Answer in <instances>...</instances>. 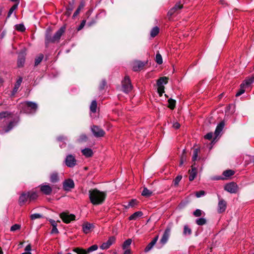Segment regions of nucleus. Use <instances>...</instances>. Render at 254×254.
I'll return each mask as SVG.
<instances>
[{
    "label": "nucleus",
    "instance_id": "nucleus-1",
    "mask_svg": "<svg viewBox=\"0 0 254 254\" xmlns=\"http://www.w3.org/2000/svg\"><path fill=\"white\" fill-rule=\"evenodd\" d=\"M106 194L98 190L91 189L89 190V197L90 202L94 205L102 204L105 200Z\"/></svg>",
    "mask_w": 254,
    "mask_h": 254
},
{
    "label": "nucleus",
    "instance_id": "nucleus-2",
    "mask_svg": "<svg viewBox=\"0 0 254 254\" xmlns=\"http://www.w3.org/2000/svg\"><path fill=\"white\" fill-rule=\"evenodd\" d=\"M21 112L26 114H33L36 113L38 108V105L35 102L31 101H25L21 103L18 106Z\"/></svg>",
    "mask_w": 254,
    "mask_h": 254
},
{
    "label": "nucleus",
    "instance_id": "nucleus-3",
    "mask_svg": "<svg viewBox=\"0 0 254 254\" xmlns=\"http://www.w3.org/2000/svg\"><path fill=\"white\" fill-rule=\"evenodd\" d=\"M64 31L65 28L62 27L56 32L53 36H52L49 33H47L45 38L46 44L59 42Z\"/></svg>",
    "mask_w": 254,
    "mask_h": 254
},
{
    "label": "nucleus",
    "instance_id": "nucleus-4",
    "mask_svg": "<svg viewBox=\"0 0 254 254\" xmlns=\"http://www.w3.org/2000/svg\"><path fill=\"white\" fill-rule=\"evenodd\" d=\"M60 218L65 223H69L71 221L75 219V216L74 214H70L68 212H63L60 215Z\"/></svg>",
    "mask_w": 254,
    "mask_h": 254
},
{
    "label": "nucleus",
    "instance_id": "nucleus-5",
    "mask_svg": "<svg viewBox=\"0 0 254 254\" xmlns=\"http://www.w3.org/2000/svg\"><path fill=\"white\" fill-rule=\"evenodd\" d=\"M64 163L68 167L73 168L76 165V160L74 156L68 154L65 158Z\"/></svg>",
    "mask_w": 254,
    "mask_h": 254
},
{
    "label": "nucleus",
    "instance_id": "nucleus-6",
    "mask_svg": "<svg viewBox=\"0 0 254 254\" xmlns=\"http://www.w3.org/2000/svg\"><path fill=\"white\" fill-rule=\"evenodd\" d=\"M91 130L93 135L96 137H100L104 136L105 132L101 127L97 126H93L91 127Z\"/></svg>",
    "mask_w": 254,
    "mask_h": 254
},
{
    "label": "nucleus",
    "instance_id": "nucleus-7",
    "mask_svg": "<svg viewBox=\"0 0 254 254\" xmlns=\"http://www.w3.org/2000/svg\"><path fill=\"white\" fill-rule=\"evenodd\" d=\"M74 183L71 179L65 180L63 183V189L66 191H70L74 188Z\"/></svg>",
    "mask_w": 254,
    "mask_h": 254
},
{
    "label": "nucleus",
    "instance_id": "nucleus-8",
    "mask_svg": "<svg viewBox=\"0 0 254 254\" xmlns=\"http://www.w3.org/2000/svg\"><path fill=\"white\" fill-rule=\"evenodd\" d=\"M145 63L139 61H135L131 63L132 69L134 71H138L143 69Z\"/></svg>",
    "mask_w": 254,
    "mask_h": 254
},
{
    "label": "nucleus",
    "instance_id": "nucleus-9",
    "mask_svg": "<svg viewBox=\"0 0 254 254\" xmlns=\"http://www.w3.org/2000/svg\"><path fill=\"white\" fill-rule=\"evenodd\" d=\"M225 190L231 193H236L238 190L237 184L234 182L227 184L225 186Z\"/></svg>",
    "mask_w": 254,
    "mask_h": 254
},
{
    "label": "nucleus",
    "instance_id": "nucleus-10",
    "mask_svg": "<svg viewBox=\"0 0 254 254\" xmlns=\"http://www.w3.org/2000/svg\"><path fill=\"white\" fill-rule=\"evenodd\" d=\"M26 53L22 51L19 53L17 59V66L19 67H22L25 63Z\"/></svg>",
    "mask_w": 254,
    "mask_h": 254
},
{
    "label": "nucleus",
    "instance_id": "nucleus-11",
    "mask_svg": "<svg viewBox=\"0 0 254 254\" xmlns=\"http://www.w3.org/2000/svg\"><path fill=\"white\" fill-rule=\"evenodd\" d=\"M171 228L168 227L165 230L163 235L160 240V243L163 245H165L168 241L170 235Z\"/></svg>",
    "mask_w": 254,
    "mask_h": 254
},
{
    "label": "nucleus",
    "instance_id": "nucleus-12",
    "mask_svg": "<svg viewBox=\"0 0 254 254\" xmlns=\"http://www.w3.org/2000/svg\"><path fill=\"white\" fill-rule=\"evenodd\" d=\"M41 191L46 195H50L52 191V189L50 185L43 184L39 186Z\"/></svg>",
    "mask_w": 254,
    "mask_h": 254
},
{
    "label": "nucleus",
    "instance_id": "nucleus-13",
    "mask_svg": "<svg viewBox=\"0 0 254 254\" xmlns=\"http://www.w3.org/2000/svg\"><path fill=\"white\" fill-rule=\"evenodd\" d=\"M115 239L114 237H110L109 240L105 243H103L100 246V248L102 250H106L108 249L115 242Z\"/></svg>",
    "mask_w": 254,
    "mask_h": 254
},
{
    "label": "nucleus",
    "instance_id": "nucleus-14",
    "mask_svg": "<svg viewBox=\"0 0 254 254\" xmlns=\"http://www.w3.org/2000/svg\"><path fill=\"white\" fill-rule=\"evenodd\" d=\"M93 228V224L87 222H84L82 225V230L85 234L89 233Z\"/></svg>",
    "mask_w": 254,
    "mask_h": 254
},
{
    "label": "nucleus",
    "instance_id": "nucleus-15",
    "mask_svg": "<svg viewBox=\"0 0 254 254\" xmlns=\"http://www.w3.org/2000/svg\"><path fill=\"white\" fill-rule=\"evenodd\" d=\"M29 199L27 192L22 193L19 196L18 203L20 206L23 205Z\"/></svg>",
    "mask_w": 254,
    "mask_h": 254
},
{
    "label": "nucleus",
    "instance_id": "nucleus-16",
    "mask_svg": "<svg viewBox=\"0 0 254 254\" xmlns=\"http://www.w3.org/2000/svg\"><path fill=\"white\" fill-rule=\"evenodd\" d=\"M226 208V202L223 199H220L218 202V211L219 213L223 212Z\"/></svg>",
    "mask_w": 254,
    "mask_h": 254
},
{
    "label": "nucleus",
    "instance_id": "nucleus-17",
    "mask_svg": "<svg viewBox=\"0 0 254 254\" xmlns=\"http://www.w3.org/2000/svg\"><path fill=\"white\" fill-rule=\"evenodd\" d=\"M183 8V5L180 3H177L168 12V15L172 16L173 14L175 13L177 10L181 9Z\"/></svg>",
    "mask_w": 254,
    "mask_h": 254
},
{
    "label": "nucleus",
    "instance_id": "nucleus-18",
    "mask_svg": "<svg viewBox=\"0 0 254 254\" xmlns=\"http://www.w3.org/2000/svg\"><path fill=\"white\" fill-rule=\"evenodd\" d=\"M158 236H156L145 248L144 252H149L154 246L158 240Z\"/></svg>",
    "mask_w": 254,
    "mask_h": 254
},
{
    "label": "nucleus",
    "instance_id": "nucleus-19",
    "mask_svg": "<svg viewBox=\"0 0 254 254\" xmlns=\"http://www.w3.org/2000/svg\"><path fill=\"white\" fill-rule=\"evenodd\" d=\"M143 215V213L141 211H137L130 215L128 219L129 220H136L138 219L139 218L141 217Z\"/></svg>",
    "mask_w": 254,
    "mask_h": 254
},
{
    "label": "nucleus",
    "instance_id": "nucleus-20",
    "mask_svg": "<svg viewBox=\"0 0 254 254\" xmlns=\"http://www.w3.org/2000/svg\"><path fill=\"white\" fill-rule=\"evenodd\" d=\"M189 180L192 181L195 178L196 175V169L193 167V165L191 166V170L189 171Z\"/></svg>",
    "mask_w": 254,
    "mask_h": 254
},
{
    "label": "nucleus",
    "instance_id": "nucleus-21",
    "mask_svg": "<svg viewBox=\"0 0 254 254\" xmlns=\"http://www.w3.org/2000/svg\"><path fill=\"white\" fill-rule=\"evenodd\" d=\"M83 155L86 157H91L93 155V151L91 149L89 148H86L82 150L81 151Z\"/></svg>",
    "mask_w": 254,
    "mask_h": 254
},
{
    "label": "nucleus",
    "instance_id": "nucleus-22",
    "mask_svg": "<svg viewBox=\"0 0 254 254\" xmlns=\"http://www.w3.org/2000/svg\"><path fill=\"white\" fill-rule=\"evenodd\" d=\"M224 126V123L223 122H221L216 127V128L215 131V135L216 137L218 136L221 131L222 130Z\"/></svg>",
    "mask_w": 254,
    "mask_h": 254
},
{
    "label": "nucleus",
    "instance_id": "nucleus-23",
    "mask_svg": "<svg viewBox=\"0 0 254 254\" xmlns=\"http://www.w3.org/2000/svg\"><path fill=\"white\" fill-rule=\"evenodd\" d=\"M59 142H62L63 143L62 144H60V146L61 148L64 147L65 146L66 143L65 141H67V138L66 136L63 135H60L57 138Z\"/></svg>",
    "mask_w": 254,
    "mask_h": 254
},
{
    "label": "nucleus",
    "instance_id": "nucleus-24",
    "mask_svg": "<svg viewBox=\"0 0 254 254\" xmlns=\"http://www.w3.org/2000/svg\"><path fill=\"white\" fill-rule=\"evenodd\" d=\"M22 81V78L19 77V79L17 80L16 84H15L14 87L13 88V91H12V94L14 95L18 90V88H19L21 83Z\"/></svg>",
    "mask_w": 254,
    "mask_h": 254
},
{
    "label": "nucleus",
    "instance_id": "nucleus-25",
    "mask_svg": "<svg viewBox=\"0 0 254 254\" xmlns=\"http://www.w3.org/2000/svg\"><path fill=\"white\" fill-rule=\"evenodd\" d=\"M59 180L58 174L57 173H53L50 176V181L52 183H55Z\"/></svg>",
    "mask_w": 254,
    "mask_h": 254
},
{
    "label": "nucleus",
    "instance_id": "nucleus-26",
    "mask_svg": "<svg viewBox=\"0 0 254 254\" xmlns=\"http://www.w3.org/2000/svg\"><path fill=\"white\" fill-rule=\"evenodd\" d=\"M27 194H28V197L30 200H35L38 197V194L35 191L27 192Z\"/></svg>",
    "mask_w": 254,
    "mask_h": 254
},
{
    "label": "nucleus",
    "instance_id": "nucleus-27",
    "mask_svg": "<svg viewBox=\"0 0 254 254\" xmlns=\"http://www.w3.org/2000/svg\"><path fill=\"white\" fill-rule=\"evenodd\" d=\"M168 78L166 77H162L159 78L157 82V85H163V84H166L168 82Z\"/></svg>",
    "mask_w": 254,
    "mask_h": 254
},
{
    "label": "nucleus",
    "instance_id": "nucleus-28",
    "mask_svg": "<svg viewBox=\"0 0 254 254\" xmlns=\"http://www.w3.org/2000/svg\"><path fill=\"white\" fill-rule=\"evenodd\" d=\"M97 109V102L96 100L92 101L91 104L90 106V110L91 112L95 113Z\"/></svg>",
    "mask_w": 254,
    "mask_h": 254
},
{
    "label": "nucleus",
    "instance_id": "nucleus-29",
    "mask_svg": "<svg viewBox=\"0 0 254 254\" xmlns=\"http://www.w3.org/2000/svg\"><path fill=\"white\" fill-rule=\"evenodd\" d=\"M245 83H242L240 85V89L239 91L236 93V96H239L243 94L245 91Z\"/></svg>",
    "mask_w": 254,
    "mask_h": 254
},
{
    "label": "nucleus",
    "instance_id": "nucleus-30",
    "mask_svg": "<svg viewBox=\"0 0 254 254\" xmlns=\"http://www.w3.org/2000/svg\"><path fill=\"white\" fill-rule=\"evenodd\" d=\"M18 3H15V4H14L10 8V9L9 10V11L8 12V14H7V17H6V19L10 17V16H11V15L12 14V13H13V11L15 10L18 7Z\"/></svg>",
    "mask_w": 254,
    "mask_h": 254
},
{
    "label": "nucleus",
    "instance_id": "nucleus-31",
    "mask_svg": "<svg viewBox=\"0 0 254 254\" xmlns=\"http://www.w3.org/2000/svg\"><path fill=\"white\" fill-rule=\"evenodd\" d=\"M159 29L158 27L156 26L152 28L150 32V35L152 37H154L159 33Z\"/></svg>",
    "mask_w": 254,
    "mask_h": 254
},
{
    "label": "nucleus",
    "instance_id": "nucleus-32",
    "mask_svg": "<svg viewBox=\"0 0 254 254\" xmlns=\"http://www.w3.org/2000/svg\"><path fill=\"white\" fill-rule=\"evenodd\" d=\"M10 116V114L7 111L0 113V120H2L4 118L9 119Z\"/></svg>",
    "mask_w": 254,
    "mask_h": 254
},
{
    "label": "nucleus",
    "instance_id": "nucleus-33",
    "mask_svg": "<svg viewBox=\"0 0 254 254\" xmlns=\"http://www.w3.org/2000/svg\"><path fill=\"white\" fill-rule=\"evenodd\" d=\"M73 251L77 254H87L88 253L87 250L79 248H75Z\"/></svg>",
    "mask_w": 254,
    "mask_h": 254
},
{
    "label": "nucleus",
    "instance_id": "nucleus-34",
    "mask_svg": "<svg viewBox=\"0 0 254 254\" xmlns=\"http://www.w3.org/2000/svg\"><path fill=\"white\" fill-rule=\"evenodd\" d=\"M152 192L151 190H148L146 188H144V189L142 192V195L144 196H146V197L150 196V195H152Z\"/></svg>",
    "mask_w": 254,
    "mask_h": 254
},
{
    "label": "nucleus",
    "instance_id": "nucleus-35",
    "mask_svg": "<svg viewBox=\"0 0 254 254\" xmlns=\"http://www.w3.org/2000/svg\"><path fill=\"white\" fill-rule=\"evenodd\" d=\"M15 28L16 30L20 32H23L25 30V27L22 23L15 25Z\"/></svg>",
    "mask_w": 254,
    "mask_h": 254
},
{
    "label": "nucleus",
    "instance_id": "nucleus-36",
    "mask_svg": "<svg viewBox=\"0 0 254 254\" xmlns=\"http://www.w3.org/2000/svg\"><path fill=\"white\" fill-rule=\"evenodd\" d=\"M44 58V56L43 54H40L38 57H37L35 60V65H38L42 61Z\"/></svg>",
    "mask_w": 254,
    "mask_h": 254
},
{
    "label": "nucleus",
    "instance_id": "nucleus-37",
    "mask_svg": "<svg viewBox=\"0 0 254 254\" xmlns=\"http://www.w3.org/2000/svg\"><path fill=\"white\" fill-rule=\"evenodd\" d=\"M254 82V76H252L251 78L247 79L245 80L243 83H245V87L248 86L253 82Z\"/></svg>",
    "mask_w": 254,
    "mask_h": 254
},
{
    "label": "nucleus",
    "instance_id": "nucleus-38",
    "mask_svg": "<svg viewBox=\"0 0 254 254\" xmlns=\"http://www.w3.org/2000/svg\"><path fill=\"white\" fill-rule=\"evenodd\" d=\"M234 174V171L231 170H226L223 172V175L226 177H230Z\"/></svg>",
    "mask_w": 254,
    "mask_h": 254
},
{
    "label": "nucleus",
    "instance_id": "nucleus-39",
    "mask_svg": "<svg viewBox=\"0 0 254 254\" xmlns=\"http://www.w3.org/2000/svg\"><path fill=\"white\" fill-rule=\"evenodd\" d=\"M191 233V230L187 225H185L184 228L183 234L185 235H190Z\"/></svg>",
    "mask_w": 254,
    "mask_h": 254
},
{
    "label": "nucleus",
    "instance_id": "nucleus-40",
    "mask_svg": "<svg viewBox=\"0 0 254 254\" xmlns=\"http://www.w3.org/2000/svg\"><path fill=\"white\" fill-rule=\"evenodd\" d=\"M127 78V76L125 75L124 77V80L122 81V90L125 92L127 93V86L126 85V79Z\"/></svg>",
    "mask_w": 254,
    "mask_h": 254
},
{
    "label": "nucleus",
    "instance_id": "nucleus-41",
    "mask_svg": "<svg viewBox=\"0 0 254 254\" xmlns=\"http://www.w3.org/2000/svg\"><path fill=\"white\" fill-rule=\"evenodd\" d=\"M70 5L66 8V11L65 12V15L67 16H69L70 15L71 12L73 9V4L70 3Z\"/></svg>",
    "mask_w": 254,
    "mask_h": 254
},
{
    "label": "nucleus",
    "instance_id": "nucleus-42",
    "mask_svg": "<svg viewBox=\"0 0 254 254\" xmlns=\"http://www.w3.org/2000/svg\"><path fill=\"white\" fill-rule=\"evenodd\" d=\"M206 222V220L204 218H200L196 220V223L198 225H203Z\"/></svg>",
    "mask_w": 254,
    "mask_h": 254
},
{
    "label": "nucleus",
    "instance_id": "nucleus-43",
    "mask_svg": "<svg viewBox=\"0 0 254 254\" xmlns=\"http://www.w3.org/2000/svg\"><path fill=\"white\" fill-rule=\"evenodd\" d=\"M156 62L159 64H162L163 63L162 56L159 53H157L156 55Z\"/></svg>",
    "mask_w": 254,
    "mask_h": 254
},
{
    "label": "nucleus",
    "instance_id": "nucleus-44",
    "mask_svg": "<svg viewBox=\"0 0 254 254\" xmlns=\"http://www.w3.org/2000/svg\"><path fill=\"white\" fill-rule=\"evenodd\" d=\"M199 150L197 148L194 149L193 150V155H192V161H195L197 160V157H198V153Z\"/></svg>",
    "mask_w": 254,
    "mask_h": 254
},
{
    "label": "nucleus",
    "instance_id": "nucleus-45",
    "mask_svg": "<svg viewBox=\"0 0 254 254\" xmlns=\"http://www.w3.org/2000/svg\"><path fill=\"white\" fill-rule=\"evenodd\" d=\"M168 103H169V107L171 109H173L175 106L176 101L174 100H173L172 99H170L168 100Z\"/></svg>",
    "mask_w": 254,
    "mask_h": 254
},
{
    "label": "nucleus",
    "instance_id": "nucleus-46",
    "mask_svg": "<svg viewBox=\"0 0 254 254\" xmlns=\"http://www.w3.org/2000/svg\"><path fill=\"white\" fill-rule=\"evenodd\" d=\"M157 91L160 96H161L164 92V86L163 85H157Z\"/></svg>",
    "mask_w": 254,
    "mask_h": 254
},
{
    "label": "nucleus",
    "instance_id": "nucleus-47",
    "mask_svg": "<svg viewBox=\"0 0 254 254\" xmlns=\"http://www.w3.org/2000/svg\"><path fill=\"white\" fill-rule=\"evenodd\" d=\"M21 226L19 224H15L12 225L10 228V231L12 232H14L16 230H18L20 229Z\"/></svg>",
    "mask_w": 254,
    "mask_h": 254
},
{
    "label": "nucleus",
    "instance_id": "nucleus-48",
    "mask_svg": "<svg viewBox=\"0 0 254 254\" xmlns=\"http://www.w3.org/2000/svg\"><path fill=\"white\" fill-rule=\"evenodd\" d=\"M138 203V201L136 199H131V201L128 203V207H133L136 205Z\"/></svg>",
    "mask_w": 254,
    "mask_h": 254
},
{
    "label": "nucleus",
    "instance_id": "nucleus-49",
    "mask_svg": "<svg viewBox=\"0 0 254 254\" xmlns=\"http://www.w3.org/2000/svg\"><path fill=\"white\" fill-rule=\"evenodd\" d=\"M182 178V176L181 175L178 176L174 180V185L175 186H177L178 185L179 183L181 180Z\"/></svg>",
    "mask_w": 254,
    "mask_h": 254
},
{
    "label": "nucleus",
    "instance_id": "nucleus-50",
    "mask_svg": "<svg viewBox=\"0 0 254 254\" xmlns=\"http://www.w3.org/2000/svg\"><path fill=\"white\" fill-rule=\"evenodd\" d=\"M14 126V122L12 121L10 122L9 124L8 125L6 128L5 129V131L6 132L9 131Z\"/></svg>",
    "mask_w": 254,
    "mask_h": 254
},
{
    "label": "nucleus",
    "instance_id": "nucleus-51",
    "mask_svg": "<svg viewBox=\"0 0 254 254\" xmlns=\"http://www.w3.org/2000/svg\"><path fill=\"white\" fill-rule=\"evenodd\" d=\"M31 247L30 244L28 245L25 248V252L21 254H31Z\"/></svg>",
    "mask_w": 254,
    "mask_h": 254
},
{
    "label": "nucleus",
    "instance_id": "nucleus-52",
    "mask_svg": "<svg viewBox=\"0 0 254 254\" xmlns=\"http://www.w3.org/2000/svg\"><path fill=\"white\" fill-rule=\"evenodd\" d=\"M98 249V246L96 245H92V246L88 248L87 250L88 253L92 252L93 251L97 250Z\"/></svg>",
    "mask_w": 254,
    "mask_h": 254
},
{
    "label": "nucleus",
    "instance_id": "nucleus-53",
    "mask_svg": "<svg viewBox=\"0 0 254 254\" xmlns=\"http://www.w3.org/2000/svg\"><path fill=\"white\" fill-rule=\"evenodd\" d=\"M42 217V215L38 214V213L33 214H31L30 216V218L32 220H35L36 219H38V218H40Z\"/></svg>",
    "mask_w": 254,
    "mask_h": 254
},
{
    "label": "nucleus",
    "instance_id": "nucleus-54",
    "mask_svg": "<svg viewBox=\"0 0 254 254\" xmlns=\"http://www.w3.org/2000/svg\"><path fill=\"white\" fill-rule=\"evenodd\" d=\"M202 211L200 209H196L195 211L193 212V215L195 217H199L202 215Z\"/></svg>",
    "mask_w": 254,
    "mask_h": 254
},
{
    "label": "nucleus",
    "instance_id": "nucleus-55",
    "mask_svg": "<svg viewBox=\"0 0 254 254\" xmlns=\"http://www.w3.org/2000/svg\"><path fill=\"white\" fill-rule=\"evenodd\" d=\"M205 192L204 190H200L196 192V196L197 197H200L204 195Z\"/></svg>",
    "mask_w": 254,
    "mask_h": 254
},
{
    "label": "nucleus",
    "instance_id": "nucleus-56",
    "mask_svg": "<svg viewBox=\"0 0 254 254\" xmlns=\"http://www.w3.org/2000/svg\"><path fill=\"white\" fill-rule=\"evenodd\" d=\"M85 23H86V20H83L81 21V22L80 25L79 26V27L77 28V30L79 31V30H81L84 27V26H85Z\"/></svg>",
    "mask_w": 254,
    "mask_h": 254
},
{
    "label": "nucleus",
    "instance_id": "nucleus-57",
    "mask_svg": "<svg viewBox=\"0 0 254 254\" xmlns=\"http://www.w3.org/2000/svg\"><path fill=\"white\" fill-rule=\"evenodd\" d=\"M123 249L124 250V254H127V240H125L124 242L123 245Z\"/></svg>",
    "mask_w": 254,
    "mask_h": 254
},
{
    "label": "nucleus",
    "instance_id": "nucleus-58",
    "mask_svg": "<svg viewBox=\"0 0 254 254\" xmlns=\"http://www.w3.org/2000/svg\"><path fill=\"white\" fill-rule=\"evenodd\" d=\"M106 84V82L105 79L102 80L101 84L100 85L99 88L100 90H102L104 88L105 85Z\"/></svg>",
    "mask_w": 254,
    "mask_h": 254
},
{
    "label": "nucleus",
    "instance_id": "nucleus-59",
    "mask_svg": "<svg viewBox=\"0 0 254 254\" xmlns=\"http://www.w3.org/2000/svg\"><path fill=\"white\" fill-rule=\"evenodd\" d=\"M180 125L177 122H174L173 124V127L175 129H178L180 127Z\"/></svg>",
    "mask_w": 254,
    "mask_h": 254
},
{
    "label": "nucleus",
    "instance_id": "nucleus-60",
    "mask_svg": "<svg viewBox=\"0 0 254 254\" xmlns=\"http://www.w3.org/2000/svg\"><path fill=\"white\" fill-rule=\"evenodd\" d=\"M87 139V136L85 134L81 135L79 137V140L80 141H83L86 140Z\"/></svg>",
    "mask_w": 254,
    "mask_h": 254
},
{
    "label": "nucleus",
    "instance_id": "nucleus-61",
    "mask_svg": "<svg viewBox=\"0 0 254 254\" xmlns=\"http://www.w3.org/2000/svg\"><path fill=\"white\" fill-rule=\"evenodd\" d=\"M213 134L212 132L208 133L207 134H206L204 136L205 138L207 139H211L212 137Z\"/></svg>",
    "mask_w": 254,
    "mask_h": 254
},
{
    "label": "nucleus",
    "instance_id": "nucleus-62",
    "mask_svg": "<svg viewBox=\"0 0 254 254\" xmlns=\"http://www.w3.org/2000/svg\"><path fill=\"white\" fill-rule=\"evenodd\" d=\"M52 234H58L59 233V231L57 228V226L53 227L52 231H51Z\"/></svg>",
    "mask_w": 254,
    "mask_h": 254
},
{
    "label": "nucleus",
    "instance_id": "nucleus-63",
    "mask_svg": "<svg viewBox=\"0 0 254 254\" xmlns=\"http://www.w3.org/2000/svg\"><path fill=\"white\" fill-rule=\"evenodd\" d=\"M80 11V8L78 7V8L75 10L73 15V17H75L79 13Z\"/></svg>",
    "mask_w": 254,
    "mask_h": 254
},
{
    "label": "nucleus",
    "instance_id": "nucleus-64",
    "mask_svg": "<svg viewBox=\"0 0 254 254\" xmlns=\"http://www.w3.org/2000/svg\"><path fill=\"white\" fill-rule=\"evenodd\" d=\"M49 222H50L52 227L57 226V222L53 219H50Z\"/></svg>",
    "mask_w": 254,
    "mask_h": 254
}]
</instances>
